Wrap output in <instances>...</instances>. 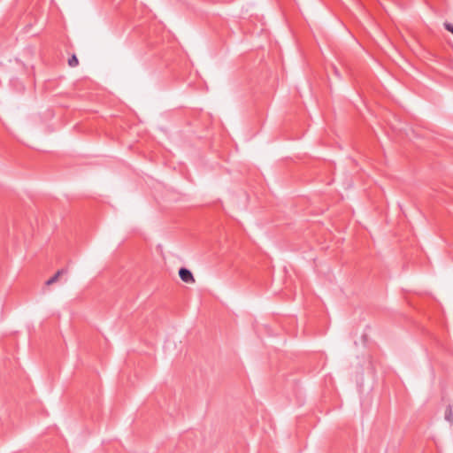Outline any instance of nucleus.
Instances as JSON below:
<instances>
[{"instance_id":"nucleus-1","label":"nucleus","mask_w":453,"mask_h":453,"mask_svg":"<svg viewBox=\"0 0 453 453\" xmlns=\"http://www.w3.org/2000/svg\"><path fill=\"white\" fill-rule=\"evenodd\" d=\"M179 276L180 280L186 283H194L195 278L191 271L186 267H181L179 270Z\"/></svg>"},{"instance_id":"nucleus-2","label":"nucleus","mask_w":453,"mask_h":453,"mask_svg":"<svg viewBox=\"0 0 453 453\" xmlns=\"http://www.w3.org/2000/svg\"><path fill=\"white\" fill-rule=\"evenodd\" d=\"M67 271L65 269H61V270H58L51 278H50L47 281H46V284L47 285H51L53 283H55L58 279L59 278L60 275L65 273Z\"/></svg>"},{"instance_id":"nucleus-3","label":"nucleus","mask_w":453,"mask_h":453,"mask_svg":"<svg viewBox=\"0 0 453 453\" xmlns=\"http://www.w3.org/2000/svg\"><path fill=\"white\" fill-rule=\"evenodd\" d=\"M445 419L450 424L453 422V411L450 405L446 408Z\"/></svg>"},{"instance_id":"nucleus-4","label":"nucleus","mask_w":453,"mask_h":453,"mask_svg":"<svg viewBox=\"0 0 453 453\" xmlns=\"http://www.w3.org/2000/svg\"><path fill=\"white\" fill-rule=\"evenodd\" d=\"M68 65L71 67H76L79 65V60L75 54H73L69 59H68Z\"/></svg>"},{"instance_id":"nucleus-5","label":"nucleus","mask_w":453,"mask_h":453,"mask_svg":"<svg viewBox=\"0 0 453 453\" xmlns=\"http://www.w3.org/2000/svg\"><path fill=\"white\" fill-rule=\"evenodd\" d=\"M444 27L447 31L450 32L453 34V25L451 23H449V22H445L444 23Z\"/></svg>"},{"instance_id":"nucleus-6","label":"nucleus","mask_w":453,"mask_h":453,"mask_svg":"<svg viewBox=\"0 0 453 453\" xmlns=\"http://www.w3.org/2000/svg\"><path fill=\"white\" fill-rule=\"evenodd\" d=\"M334 73H335L337 76H340V74H339V73H338V70H337L335 67H334Z\"/></svg>"}]
</instances>
